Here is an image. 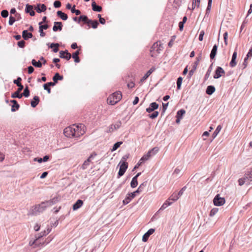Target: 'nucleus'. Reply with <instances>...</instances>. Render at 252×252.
<instances>
[{
  "mask_svg": "<svg viewBox=\"0 0 252 252\" xmlns=\"http://www.w3.org/2000/svg\"><path fill=\"white\" fill-rule=\"evenodd\" d=\"M84 126L80 124L76 126L73 125L66 127L63 131L65 136L69 138H78L85 133Z\"/></svg>",
  "mask_w": 252,
  "mask_h": 252,
  "instance_id": "1",
  "label": "nucleus"
},
{
  "mask_svg": "<svg viewBox=\"0 0 252 252\" xmlns=\"http://www.w3.org/2000/svg\"><path fill=\"white\" fill-rule=\"evenodd\" d=\"M57 199L53 198L51 200L41 202L40 204L35 205L31 209V214L32 215H37L43 212L46 208L56 203Z\"/></svg>",
  "mask_w": 252,
  "mask_h": 252,
  "instance_id": "2",
  "label": "nucleus"
},
{
  "mask_svg": "<svg viewBox=\"0 0 252 252\" xmlns=\"http://www.w3.org/2000/svg\"><path fill=\"white\" fill-rule=\"evenodd\" d=\"M122 97L121 93L120 92H116L108 97L107 102L110 105H115L122 99Z\"/></svg>",
  "mask_w": 252,
  "mask_h": 252,
  "instance_id": "3",
  "label": "nucleus"
},
{
  "mask_svg": "<svg viewBox=\"0 0 252 252\" xmlns=\"http://www.w3.org/2000/svg\"><path fill=\"white\" fill-rule=\"evenodd\" d=\"M159 149L158 147H154L148 152L144 155L140 159L141 161H142L143 162L147 160H148L152 156L155 155L158 151Z\"/></svg>",
  "mask_w": 252,
  "mask_h": 252,
  "instance_id": "4",
  "label": "nucleus"
},
{
  "mask_svg": "<svg viewBox=\"0 0 252 252\" xmlns=\"http://www.w3.org/2000/svg\"><path fill=\"white\" fill-rule=\"evenodd\" d=\"M51 229L48 228L46 231L45 230L43 232H41L40 234V236L36 237V238L35 240H34L33 241H31L29 242V245L31 246H34V248L39 247L40 244L38 243L39 238H40L41 237H42L43 236L46 235L47 234L49 233Z\"/></svg>",
  "mask_w": 252,
  "mask_h": 252,
  "instance_id": "5",
  "label": "nucleus"
},
{
  "mask_svg": "<svg viewBox=\"0 0 252 252\" xmlns=\"http://www.w3.org/2000/svg\"><path fill=\"white\" fill-rule=\"evenodd\" d=\"M224 198L221 197L219 194H217L213 200L214 204L215 206H220L225 203Z\"/></svg>",
  "mask_w": 252,
  "mask_h": 252,
  "instance_id": "6",
  "label": "nucleus"
},
{
  "mask_svg": "<svg viewBox=\"0 0 252 252\" xmlns=\"http://www.w3.org/2000/svg\"><path fill=\"white\" fill-rule=\"evenodd\" d=\"M225 71L220 66H218L215 70L214 78L218 79L225 74Z\"/></svg>",
  "mask_w": 252,
  "mask_h": 252,
  "instance_id": "7",
  "label": "nucleus"
},
{
  "mask_svg": "<svg viewBox=\"0 0 252 252\" xmlns=\"http://www.w3.org/2000/svg\"><path fill=\"white\" fill-rule=\"evenodd\" d=\"M121 164L120 165V169L118 172V178L122 176L125 174L128 167V163L127 162H124Z\"/></svg>",
  "mask_w": 252,
  "mask_h": 252,
  "instance_id": "8",
  "label": "nucleus"
},
{
  "mask_svg": "<svg viewBox=\"0 0 252 252\" xmlns=\"http://www.w3.org/2000/svg\"><path fill=\"white\" fill-rule=\"evenodd\" d=\"M162 48L163 47L162 46L160 42L158 41L153 45L151 48V52L156 51L158 53H159L160 52V51H161Z\"/></svg>",
  "mask_w": 252,
  "mask_h": 252,
  "instance_id": "9",
  "label": "nucleus"
},
{
  "mask_svg": "<svg viewBox=\"0 0 252 252\" xmlns=\"http://www.w3.org/2000/svg\"><path fill=\"white\" fill-rule=\"evenodd\" d=\"M158 108V103L156 102H152L150 104L149 107L146 108V111L148 113H151L153 111H155V110Z\"/></svg>",
  "mask_w": 252,
  "mask_h": 252,
  "instance_id": "10",
  "label": "nucleus"
},
{
  "mask_svg": "<svg viewBox=\"0 0 252 252\" xmlns=\"http://www.w3.org/2000/svg\"><path fill=\"white\" fill-rule=\"evenodd\" d=\"M60 57L61 58L65 59L67 60H69L71 57V54L68 52L67 50L61 51L60 52Z\"/></svg>",
  "mask_w": 252,
  "mask_h": 252,
  "instance_id": "11",
  "label": "nucleus"
},
{
  "mask_svg": "<svg viewBox=\"0 0 252 252\" xmlns=\"http://www.w3.org/2000/svg\"><path fill=\"white\" fill-rule=\"evenodd\" d=\"M155 231V230L153 228H151L149 229L148 231L146 233H145L143 236L142 241L144 242L147 241L150 236L153 234Z\"/></svg>",
  "mask_w": 252,
  "mask_h": 252,
  "instance_id": "12",
  "label": "nucleus"
},
{
  "mask_svg": "<svg viewBox=\"0 0 252 252\" xmlns=\"http://www.w3.org/2000/svg\"><path fill=\"white\" fill-rule=\"evenodd\" d=\"M37 13H40L42 12H44L46 10V6L44 4H38L36 7L35 8Z\"/></svg>",
  "mask_w": 252,
  "mask_h": 252,
  "instance_id": "13",
  "label": "nucleus"
},
{
  "mask_svg": "<svg viewBox=\"0 0 252 252\" xmlns=\"http://www.w3.org/2000/svg\"><path fill=\"white\" fill-rule=\"evenodd\" d=\"M237 52L234 51L232 57L231 61H230L229 63V65L231 67H233L235 66L237 64V62L236 61V59L237 58Z\"/></svg>",
  "mask_w": 252,
  "mask_h": 252,
  "instance_id": "14",
  "label": "nucleus"
},
{
  "mask_svg": "<svg viewBox=\"0 0 252 252\" xmlns=\"http://www.w3.org/2000/svg\"><path fill=\"white\" fill-rule=\"evenodd\" d=\"M62 23L60 22H55L54 25L53 27V30L54 32H57V31H62Z\"/></svg>",
  "mask_w": 252,
  "mask_h": 252,
  "instance_id": "15",
  "label": "nucleus"
},
{
  "mask_svg": "<svg viewBox=\"0 0 252 252\" xmlns=\"http://www.w3.org/2000/svg\"><path fill=\"white\" fill-rule=\"evenodd\" d=\"M155 70L156 68L155 67H152L149 70H148L147 72V73L144 75V76L141 78L140 81L144 82Z\"/></svg>",
  "mask_w": 252,
  "mask_h": 252,
  "instance_id": "16",
  "label": "nucleus"
},
{
  "mask_svg": "<svg viewBox=\"0 0 252 252\" xmlns=\"http://www.w3.org/2000/svg\"><path fill=\"white\" fill-rule=\"evenodd\" d=\"M83 204V202L82 200L78 199L73 205V210H76L80 208Z\"/></svg>",
  "mask_w": 252,
  "mask_h": 252,
  "instance_id": "17",
  "label": "nucleus"
},
{
  "mask_svg": "<svg viewBox=\"0 0 252 252\" xmlns=\"http://www.w3.org/2000/svg\"><path fill=\"white\" fill-rule=\"evenodd\" d=\"M22 36L25 40H28L32 37V34L31 32H28L27 30H24L22 32Z\"/></svg>",
  "mask_w": 252,
  "mask_h": 252,
  "instance_id": "18",
  "label": "nucleus"
},
{
  "mask_svg": "<svg viewBox=\"0 0 252 252\" xmlns=\"http://www.w3.org/2000/svg\"><path fill=\"white\" fill-rule=\"evenodd\" d=\"M93 155H91L84 162L83 164L82 165V169L85 170L88 167V166L90 164V163L91 161V158H93Z\"/></svg>",
  "mask_w": 252,
  "mask_h": 252,
  "instance_id": "19",
  "label": "nucleus"
},
{
  "mask_svg": "<svg viewBox=\"0 0 252 252\" xmlns=\"http://www.w3.org/2000/svg\"><path fill=\"white\" fill-rule=\"evenodd\" d=\"M92 6L94 11L100 12L102 10V7L100 6L97 5L94 1L92 2Z\"/></svg>",
  "mask_w": 252,
  "mask_h": 252,
  "instance_id": "20",
  "label": "nucleus"
},
{
  "mask_svg": "<svg viewBox=\"0 0 252 252\" xmlns=\"http://www.w3.org/2000/svg\"><path fill=\"white\" fill-rule=\"evenodd\" d=\"M10 102L13 103V105L11 108V111L15 112L16 110H17L19 108V105L18 104L17 101L15 100H12Z\"/></svg>",
  "mask_w": 252,
  "mask_h": 252,
  "instance_id": "21",
  "label": "nucleus"
},
{
  "mask_svg": "<svg viewBox=\"0 0 252 252\" xmlns=\"http://www.w3.org/2000/svg\"><path fill=\"white\" fill-rule=\"evenodd\" d=\"M218 46L217 45H215L211 52V54L210 55V58L211 59H214L216 55L217 51Z\"/></svg>",
  "mask_w": 252,
  "mask_h": 252,
  "instance_id": "22",
  "label": "nucleus"
},
{
  "mask_svg": "<svg viewBox=\"0 0 252 252\" xmlns=\"http://www.w3.org/2000/svg\"><path fill=\"white\" fill-rule=\"evenodd\" d=\"M39 102V97L37 96H34L33 97V100L31 101V106L32 107H35Z\"/></svg>",
  "mask_w": 252,
  "mask_h": 252,
  "instance_id": "23",
  "label": "nucleus"
},
{
  "mask_svg": "<svg viewBox=\"0 0 252 252\" xmlns=\"http://www.w3.org/2000/svg\"><path fill=\"white\" fill-rule=\"evenodd\" d=\"M57 15L63 20H66L68 18L67 14L63 12L62 11H58L57 12Z\"/></svg>",
  "mask_w": 252,
  "mask_h": 252,
  "instance_id": "24",
  "label": "nucleus"
},
{
  "mask_svg": "<svg viewBox=\"0 0 252 252\" xmlns=\"http://www.w3.org/2000/svg\"><path fill=\"white\" fill-rule=\"evenodd\" d=\"M215 91V88L213 86H209L207 87L206 93L209 95H211Z\"/></svg>",
  "mask_w": 252,
  "mask_h": 252,
  "instance_id": "25",
  "label": "nucleus"
},
{
  "mask_svg": "<svg viewBox=\"0 0 252 252\" xmlns=\"http://www.w3.org/2000/svg\"><path fill=\"white\" fill-rule=\"evenodd\" d=\"M98 24H99L98 22L96 20L93 21V20H90L89 21L88 26L90 27V25H91L93 29H96V28H97Z\"/></svg>",
  "mask_w": 252,
  "mask_h": 252,
  "instance_id": "26",
  "label": "nucleus"
},
{
  "mask_svg": "<svg viewBox=\"0 0 252 252\" xmlns=\"http://www.w3.org/2000/svg\"><path fill=\"white\" fill-rule=\"evenodd\" d=\"M134 198V197H132L131 193H128L125 199L123 200V203L124 205L127 204L132 199Z\"/></svg>",
  "mask_w": 252,
  "mask_h": 252,
  "instance_id": "27",
  "label": "nucleus"
},
{
  "mask_svg": "<svg viewBox=\"0 0 252 252\" xmlns=\"http://www.w3.org/2000/svg\"><path fill=\"white\" fill-rule=\"evenodd\" d=\"M63 79V76L60 75L59 73H56L53 78V81L57 83L58 80H62Z\"/></svg>",
  "mask_w": 252,
  "mask_h": 252,
  "instance_id": "28",
  "label": "nucleus"
},
{
  "mask_svg": "<svg viewBox=\"0 0 252 252\" xmlns=\"http://www.w3.org/2000/svg\"><path fill=\"white\" fill-rule=\"evenodd\" d=\"M170 200H167L161 206L159 210H163L166 209L168 206L171 205L172 204V202L169 201Z\"/></svg>",
  "mask_w": 252,
  "mask_h": 252,
  "instance_id": "29",
  "label": "nucleus"
},
{
  "mask_svg": "<svg viewBox=\"0 0 252 252\" xmlns=\"http://www.w3.org/2000/svg\"><path fill=\"white\" fill-rule=\"evenodd\" d=\"M79 54V51H76L72 54V58L74 59V62L75 63H79L80 62V59L78 57V55Z\"/></svg>",
  "mask_w": 252,
  "mask_h": 252,
  "instance_id": "30",
  "label": "nucleus"
},
{
  "mask_svg": "<svg viewBox=\"0 0 252 252\" xmlns=\"http://www.w3.org/2000/svg\"><path fill=\"white\" fill-rule=\"evenodd\" d=\"M59 44L58 43H52L50 45L51 48H53V51L55 53L59 51Z\"/></svg>",
  "mask_w": 252,
  "mask_h": 252,
  "instance_id": "31",
  "label": "nucleus"
},
{
  "mask_svg": "<svg viewBox=\"0 0 252 252\" xmlns=\"http://www.w3.org/2000/svg\"><path fill=\"white\" fill-rule=\"evenodd\" d=\"M138 185L137 179L136 177H133L130 183V186L132 188H135Z\"/></svg>",
  "mask_w": 252,
  "mask_h": 252,
  "instance_id": "32",
  "label": "nucleus"
},
{
  "mask_svg": "<svg viewBox=\"0 0 252 252\" xmlns=\"http://www.w3.org/2000/svg\"><path fill=\"white\" fill-rule=\"evenodd\" d=\"M221 128H222V127L220 125H219L217 126V128L215 129V130L214 131V132L213 133V138H215L217 136V135L220 132V131Z\"/></svg>",
  "mask_w": 252,
  "mask_h": 252,
  "instance_id": "33",
  "label": "nucleus"
},
{
  "mask_svg": "<svg viewBox=\"0 0 252 252\" xmlns=\"http://www.w3.org/2000/svg\"><path fill=\"white\" fill-rule=\"evenodd\" d=\"M21 95L22 97L24 96L26 97H28L30 95V91L28 86H26V87L25 88L24 92L21 94Z\"/></svg>",
  "mask_w": 252,
  "mask_h": 252,
  "instance_id": "34",
  "label": "nucleus"
},
{
  "mask_svg": "<svg viewBox=\"0 0 252 252\" xmlns=\"http://www.w3.org/2000/svg\"><path fill=\"white\" fill-rule=\"evenodd\" d=\"M245 176L247 179L252 181V168L250 171H248L245 174Z\"/></svg>",
  "mask_w": 252,
  "mask_h": 252,
  "instance_id": "35",
  "label": "nucleus"
},
{
  "mask_svg": "<svg viewBox=\"0 0 252 252\" xmlns=\"http://www.w3.org/2000/svg\"><path fill=\"white\" fill-rule=\"evenodd\" d=\"M32 63L33 66H34L35 67H41L42 66V63H41V62L39 61L38 62H36L34 59H33L32 61Z\"/></svg>",
  "mask_w": 252,
  "mask_h": 252,
  "instance_id": "36",
  "label": "nucleus"
},
{
  "mask_svg": "<svg viewBox=\"0 0 252 252\" xmlns=\"http://www.w3.org/2000/svg\"><path fill=\"white\" fill-rule=\"evenodd\" d=\"M180 197L177 195V193H173L170 197L168 198V200H171L173 201H177Z\"/></svg>",
  "mask_w": 252,
  "mask_h": 252,
  "instance_id": "37",
  "label": "nucleus"
},
{
  "mask_svg": "<svg viewBox=\"0 0 252 252\" xmlns=\"http://www.w3.org/2000/svg\"><path fill=\"white\" fill-rule=\"evenodd\" d=\"M248 57H246L245 59H244V62L243 63H242V64L241 65H240V67L242 69H244L247 66V65H248V62H247V61L248 60Z\"/></svg>",
  "mask_w": 252,
  "mask_h": 252,
  "instance_id": "38",
  "label": "nucleus"
},
{
  "mask_svg": "<svg viewBox=\"0 0 252 252\" xmlns=\"http://www.w3.org/2000/svg\"><path fill=\"white\" fill-rule=\"evenodd\" d=\"M11 97L12 98H22V95L21 94H20V92L18 91H16L13 94H12Z\"/></svg>",
  "mask_w": 252,
  "mask_h": 252,
  "instance_id": "39",
  "label": "nucleus"
},
{
  "mask_svg": "<svg viewBox=\"0 0 252 252\" xmlns=\"http://www.w3.org/2000/svg\"><path fill=\"white\" fill-rule=\"evenodd\" d=\"M186 111L184 109L179 110L177 114V117L182 119V116L185 114Z\"/></svg>",
  "mask_w": 252,
  "mask_h": 252,
  "instance_id": "40",
  "label": "nucleus"
},
{
  "mask_svg": "<svg viewBox=\"0 0 252 252\" xmlns=\"http://www.w3.org/2000/svg\"><path fill=\"white\" fill-rule=\"evenodd\" d=\"M219 211V209L217 208H214L212 209L210 213V216L213 217L215 216Z\"/></svg>",
  "mask_w": 252,
  "mask_h": 252,
  "instance_id": "41",
  "label": "nucleus"
},
{
  "mask_svg": "<svg viewBox=\"0 0 252 252\" xmlns=\"http://www.w3.org/2000/svg\"><path fill=\"white\" fill-rule=\"evenodd\" d=\"M123 143L122 142H118L117 143H116L113 147V148L112 149V151H114L115 150H116L121 145H122Z\"/></svg>",
  "mask_w": 252,
  "mask_h": 252,
  "instance_id": "42",
  "label": "nucleus"
},
{
  "mask_svg": "<svg viewBox=\"0 0 252 252\" xmlns=\"http://www.w3.org/2000/svg\"><path fill=\"white\" fill-rule=\"evenodd\" d=\"M183 78L181 77H179L177 81V89L180 90L181 89V84L182 83Z\"/></svg>",
  "mask_w": 252,
  "mask_h": 252,
  "instance_id": "43",
  "label": "nucleus"
},
{
  "mask_svg": "<svg viewBox=\"0 0 252 252\" xmlns=\"http://www.w3.org/2000/svg\"><path fill=\"white\" fill-rule=\"evenodd\" d=\"M33 9V6L29 4H27L26 5V9L25 11L26 13H29L30 11H31Z\"/></svg>",
  "mask_w": 252,
  "mask_h": 252,
  "instance_id": "44",
  "label": "nucleus"
},
{
  "mask_svg": "<svg viewBox=\"0 0 252 252\" xmlns=\"http://www.w3.org/2000/svg\"><path fill=\"white\" fill-rule=\"evenodd\" d=\"M211 71H212V66L211 65L209 67L205 75V80H207L209 77L210 76V74L211 73Z\"/></svg>",
  "mask_w": 252,
  "mask_h": 252,
  "instance_id": "45",
  "label": "nucleus"
},
{
  "mask_svg": "<svg viewBox=\"0 0 252 252\" xmlns=\"http://www.w3.org/2000/svg\"><path fill=\"white\" fill-rule=\"evenodd\" d=\"M158 114H159L158 112L155 111L152 114L149 115V118L153 119H155L156 118H157L158 116Z\"/></svg>",
  "mask_w": 252,
  "mask_h": 252,
  "instance_id": "46",
  "label": "nucleus"
},
{
  "mask_svg": "<svg viewBox=\"0 0 252 252\" xmlns=\"http://www.w3.org/2000/svg\"><path fill=\"white\" fill-rule=\"evenodd\" d=\"M128 157H129V155L128 154H127V155H126L122 157V159H121V160L119 165H120L121 163H123L124 162H126V161L127 160V159L128 158Z\"/></svg>",
  "mask_w": 252,
  "mask_h": 252,
  "instance_id": "47",
  "label": "nucleus"
},
{
  "mask_svg": "<svg viewBox=\"0 0 252 252\" xmlns=\"http://www.w3.org/2000/svg\"><path fill=\"white\" fill-rule=\"evenodd\" d=\"M42 22L39 23V29H41L42 30H47V29H48L49 26L48 24H44V25H42Z\"/></svg>",
  "mask_w": 252,
  "mask_h": 252,
  "instance_id": "48",
  "label": "nucleus"
},
{
  "mask_svg": "<svg viewBox=\"0 0 252 252\" xmlns=\"http://www.w3.org/2000/svg\"><path fill=\"white\" fill-rule=\"evenodd\" d=\"M122 125V123L121 121H118L115 124H113L114 129L117 130V129L119 128Z\"/></svg>",
  "mask_w": 252,
  "mask_h": 252,
  "instance_id": "49",
  "label": "nucleus"
},
{
  "mask_svg": "<svg viewBox=\"0 0 252 252\" xmlns=\"http://www.w3.org/2000/svg\"><path fill=\"white\" fill-rule=\"evenodd\" d=\"M1 15L3 18H6L8 16V12L7 10H3L1 12Z\"/></svg>",
  "mask_w": 252,
  "mask_h": 252,
  "instance_id": "50",
  "label": "nucleus"
},
{
  "mask_svg": "<svg viewBox=\"0 0 252 252\" xmlns=\"http://www.w3.org/2000/svg\"><path fill=\"white\" fill-rule=\"evenodd\" d=\"M15 18L13 16H10L9 17V22H8L9 25H12L13 24V23L15 22Z\"/></svg>",
  "mask_w": 252,
  "mask_h": 252,
  "instance_id": "51",
  "label": "nucleus"
},
{
  "mask_svg": "<svg viewBox=\"0 0 252 252\" xmlns=\"http://www.w3.org/2000/svg\"><path fill=\"white\" fill-rule=\"evenodd\" d=\"M247 178L245 177L244 178L239 179L238 180L239 185L240 186L243 185L245 184V180Z\"/></svg>",
  "mask_w": 252,
  "mask_h": 252,
  "instance_id": "52",
  "label": "nucleus"
},
{
  "mask_svg": "<svg viewBox=\"0 0 252 252\" xmlns=\"http://www.w3.org/2000/svg\"><path fill=\"white\" fill-rule=\"evenodd\" d=\"M204 34H205V32L204 31H200V34H199V38H198V39L199 41H202L203 39V36L204 35Z\"/></svg>",
  "mask_w": 252,
  "mask_h": 252,
  "instance_id": "53",
  "label": "nucleus"
},
{
  "mask_svg": "<svg viewBox=\"0 0 252 252\" xmlns=\"http://www.w3.org/2000/svg\"><path fill=\"white\" fill-rule=\"evenodd\" d=\"M141 191H142V189H140L138 188L136 191H135L133 192H131V195L132 197H135L136 196V193H139Z\"/></svg>",
  "mask_w": 252,
  "mask_h": 252,
  "instance_id": "54",
  "label": "nucleus"
},
{
  "mask_svg": "<svg viewBox=\"0 0 252 252\" xmlns=\"http://www.w3.org/2000/svg\"><path fill=\"white\" fill-rule=\"evenodd\" d=\"M18 46L20 48H24L25 47V42L24 40H21L17 43Z\"/></svg>",
  "mask_w": 252,
  "mask_h": 252,
  "instance_id": "55",
  "label": "nucleus"
},
{
  "mask_svg": "<svg viewBox=\"0 0 252 252\" xmlns=\"http://www.w3.org/2000/svg\"><path fill=\"white\" fill-rule=\"evenodd\" d=\"M54 6L56 8H59L61 6V2L60 1L56 0L54 2Z\"/></svg>",
  "mask_w": 252,
  "mask_h": 252,
  "instance_id": "56",
  "label": "nucleus"
},
{
  "mask_svg": "<svg viewBox=\"0 0 252 252\" xmlns=\"http://www.w3.org/2000/svg\"><path fill=\"white\" fill-rule=\"evenodd\" d=\"M43 87L44 90L47 91L48 94L51 93V89L49 86H48L47 84H44L43 85Z\"/></svg>",
  "mask_w": 252,
  "mask_h": 252,
  "instance_id": "57",
  "label": "nucleus"
},
{
  "mask_svg": "<svg viewBox=\"0 0 252 252\" xmlns=\"http://www.w3.org/2000/svg\"><path fill=\"white\" fill-rule=\"evenodd\" d=\"M90 20H89L88 18V17L87 16L83 15V19H82V21H83L85 23H86V24H87L88 25L89 24V21Z\"/></svg>",
  "mask_w": 252,
  "mask_h": 252,
  "instance_id": "58",
  "label": "nucleus"
},
{
  "mask_svg": "<svg viewBox=\"0 0 252 252\" xmlns=\"http://www.w3.org/2000/svg\"><path fill=\"white\" fill-rule=\"evenodd\" d=\"M115 130H116V129H114V127L113 125H111L108 127V129L107 130V132L111 133V132H113Z\"/></svg>",
  "mask_w": 252,
  "mask_h": 252,
  "instance_id": "59",
  "label": "nucleus"
},
{
  "mask_svg": "<svg viewBox=\"0 0 252 252\" xmlns=\"http://www.w3.org/2000/svg\"><path fill=\"white\" fill-rule=\"evenodd\" d=\"M199 62V60H197L192 64V68H193V69H196L197 66L198 65Z\"/></svg>",
  "mask_w": 252,
  "mask_h": 252,
  "instance_id": "60",
  "label": "nucleus"
},
{
  "mask_svg": "<svg viewBox=\"0 0 252 252\" xmlns=\"http://www.w3.org/2000/svg\"><path fill=\"white\" fill-rule=\"evenodd\" d=\"M212 0H208V5H207V9H206L208 11H210L211 10V6H212Z\"/></svg>",
  "mask_w": 252,
  "mask_h": 252,
  "instance_id": "61",
  "label": "nucleus"
},
{
  "mask_svg": "<svg viewBox=\"0 0 252 252\" xmlns=\"http://www.w3.org/2000/svg\"><path fill=\"white\" fill-rule=\"evenodd\" d=\"M175 36H173L172 37V39H171V40L170 41V42L168 43V46L169 47H171L173 45V41L174 40V39H175Z\"/></svg>",
  "mask_w": 252,
  "mask_h": 252,
  "instance_id": "62",
  "label": "nucleus"
},
{
  "mask_svg": "<svg viewBox=\"0 0 252 252\" xmlns=\"http://www.w3.org/2000/svg\"><path fill=\"white\" fill-rule=\"evenodd\" d=\"M185 187H184L183 188L179 191L178 193H177V195H178V196L179 197H180L183 194V192L185 190Z\"/></svg>",
  "mask_w": 252,
  "mask_h": 252,
  "instance_id": "63",
  "label": "nucleus"
},
{
  "mask_svg": "<svg viewBox=\"0 0 252 252\" xmlns=\"http://www.w3.org/2000/svg\"><path fill=\"white\" fill-rule=\"evenodd\" d=\"M21 80L22 79L20 77H18L16 80H14L13 82L18 86V84L19 85V83H21L20 82Z\"/></svg>",
  "mask_w": 252,
  "mask_h": 252,
  "instance_id": "64",
  "label": "nucleus"
}]
</instances>
